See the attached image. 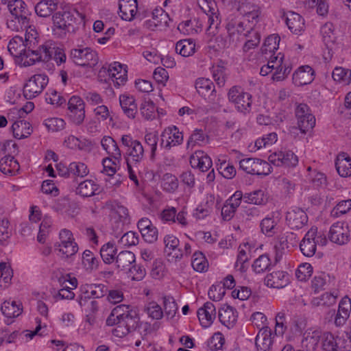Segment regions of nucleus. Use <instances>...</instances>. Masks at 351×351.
I'll use <instances>...</instances> for the list:
<instances>
[{
  "label": "nucleus",
  "mask_w": 351,
  "mask_h": 351,
  "mask_svg": "<svg viewBox=\"0 0 351 351\" xmlns=\"http://www.w3.org/2000/svg\"><path fill=\"white\" fill-rule=\"evenodd\" d=\"M77 16L80 17L82 21L84 19V16L76 10H57L51 16L52 30L60 37L66 36L68 32H74L75 24L77 21Z\"/></svg>",
  "instance_id": "nucleus-1"
},
{
  "label": "nucleus",
  "mask_w": 351,
  "mask_h": 351,
  "mask_svg": "<svg viewBox=\"0 0 351 351\" xmlns=\"http://www.w3.org/2000/svg\"><path fill=\"white\" fill-rule=\"evenodd\" d=\"M69 59L76 65L82 67H93L99 61L97 52L90 47H79L71 49Z\"/></svg>",
  "instance_id": "nucleus-2"
},
{
  "label": "nucleus",
  "mask_w": 351,
  "mask_h": 351,
  "mask_svg": "<svg viewBox=\"0 0 351 351\" xmlns=\"http://www.w3.org/2000/svg\"><path fill=\"white\" fill-rule=\"evenodd\" d=\"M239 168L247 173L258 176L269 175L271 171V165L265 160L247 158L239 161Z\"/></svg>",
  "instance_id": "nucleus-3"
},
{
  "label": "nucleus",
  "mask_w": 351,
  "mask_h": 351,
  "mask_svg": "<svg viewBox=\"0 0 351 351\" xmlns=\"http://www.w3.org/2000/svg\"><path fill=\"white\" fill-rule=\"evenodd\" d=\"M49 82V77L45 73L32 76L23 86V95L27 99H32L40 94Z\"/></svg>",
  "instance_id": "nucleus-4"
},
{
  "label": "nucleus",
  "mask_w": 351,
  "mask_h": 351,
  "mask_svg": "<svg viewBox=\"0 0 351 351\" xmlns=\"http://www.w3.org/2000/svg\"><path fill=\"white\" fill-rule=\"evenodd\" d=\"M140 322V317L137 311L136 310L131 311L116 325V327L112 330V334L119 338L123 337L128 334L136 331Z\"/></svg>",
  "instance_id": "nucleus-5"
},
{
  "label": "nucleus",
  "mask_w": 351,
  "mask_h": 351,
  "mask_svg": "<svg viewBox=\"0 0 351 351\" xmlns=\"http://www.w3.org/2000/svg\"><path fill=\"white\" fill-rule=\"evenodd\" d=\"M298 128L302 133L306 134L315 125V117L311 113L310 108L306 104H299L295 109Z\"/></svg>",
  "instance_id": "nucleus-6"
},
{
  "label": "nucleus",
  "mask_w": 351,
  "mask_h": 351,
  "mask_svg": "<svg viewBox=\"0 0 351 351\" xmlns=\"http://www.w3.org/2000/svg\"><path fill=\"white\" fill-rule=\"evenodd\" d=\"M85 104L78 96H72L68 102L69 116L77 125H81L85 118Z\"/></svg>",
  "instance_id": "nucleus-7"
},
{
  "label": "nucleus",
  "mask_w": 351,
  "mask_h": 351,
  "mask_svg": "<svg viewBox=\"0 0 351 351\" xmlns=\"http://www.w3.org/2000/svg\"><path fill=\"white\" fill-rule=\"evenodd\" d=\"M317 228L312 227L304 235L300 243V250L307 257L313 256L316 252L319 237L317 236Z\"/></svg>",
  "instance_id": "nucleus-8"
},
{
  "label": "nucleus",
  "mask_w": 351,
  "mask_h": 351,
  "mask_svg": "<svg viewBox=\"0 0 351 351\" xmlns=\"http://www.w3.org/2000/svg\"><path fill=\"white\" fill-rule=\"evenodd\" d=\"M8 8L12 16L18 20L24 27H29L28 16L30 12L27 5L22 0H10L8 3Z\"/></svg>",
  "instance_id": "nucleus-9"
},
{
  "label": "nucleus",
  "mask_w": 351,
  "mask_h": 351,
  "mask_svg": "<svg viewBox=\"0 0 351 351\" xmlns=\"http://www.w3.org/2000/svg\"><path fill=\"white\" fill-rule=\"evenodd\" d=\"M183 141V134L176 126L165 129L160 135V145L167 150L172 147L180 145Z\"/></svg>",
  "instance_id": "nucleus-10"
},
{
  "label": "nucleus",
  "mask_w": 351,
  "mask_h": 351,
  "mask_svg": "<svg viewBox=\"0 0 351 351\" xmlns=\"http://www.w3.org/2000/svg\"><path fill=\"white\" fill-rule=\"evenodd\" d=\"M298 243V236L292 232H287L283 235L279 236L274 245L276 261L278 262L280 261L285 249L297 246Z\"/></svg>",
  "instance_id": "nucleus-11"
},
{
  "label": "nucleus",
  "mask_w": 351,
  "mask_h": 351,
  "mask_svg": "<svg viewBox=\"0 0 351 351\" xmlns=\"http://www.w3.org/2000/svg\"><path fill=\"white\" fill-rule=\"evenodd\" d=\"M308 216L304 210L295 207L289 209L286 213V221L291 229L299 230L308 223Z\"/></svg>",
  "instance_id": "nucleus-12"
},
{
  "label": "nucleus",
  "mask_w": 351,
  "mask_h": 351,
  "mask_svg": "<svg viewBox=\"0 0 351 351\" xmlns=\"http://www.w3.org/2000/svg\"><path fill=\"white\" fill-rule=\"evenodd\" d=\"M269 160L278 167H294L298 163L297 156L291 151L280 152L269 156Z\"/></svg>",
  "instance_id": "nucleus-13"
},
{
  "label": "nucleus",
  "mask_w": 351,
  "mask_h": 351,
  "mask_svg": "<svg viewBox=\"0 0 351 351\" xmlns=\"http://www.w3.org/2000/svg\"><path fill=\"white\" fill-rule=\"evenodd\" d=\"M226 29L230 34H243L247 36V32L252 30V25H247L243 16L230 15L226 20Z\"/></svg>",
  "instance_id": "nucleus-14"
},
{
  "label": "nucleus",
  "mask_w": 351,
  "mask_h": 351,
  "mask_svg": "<svg viewBox=\"0 0 351 351\" xmlns=\"http://www.w3.org/2000/svg\"><path fill=\"white\" fill-rule=\"evenodd\" d=\"M328 237L330 240L339 245L346 244L349 241L350 233L348 225L337 222L330 228Z\"/></svg>",
  "instance_id": "nucleus-15"
},
{
  "label": "nucleus",
  "mask_w": 351,
  "mask_h": 351,
  "mask_svg": "<svg viewBox=\"0 0 351 351\" xmlns=\"http://www.w3.org/2000/svg\"><path fill=\"white\" fill-rule=\"evenodd\" d=\"M242 197V192L237 191L226 200L221 208V216L225 221H230L234 217L237 208L241 204Z\"/></svg>",
  "instance_id": "nucleus-16"
},
{
  "label": "nucleus",
  "mask_w": 351,
  "mask_h": 351,
  "mask_svg": "<svg viewBox=\"0 0 351 351\" xmlns=\"http://www.w3.org/2000/svg\"><path fill=\"white\" fill-rule=\"evenodd\" d=\"M290 31L295 34H299L304 29V21L299 14L289 11L283 12L282 15Z\"/></svg>",
  "instance_id": "nucleus-17"
},
{
  "label": "nucleus",
  "mask_w": 351,
  "mask_h": 351,
  "mask_svg": "<svg viewBox=\"0 0 351 351\" xmlns=\"http://www.w3.org/2000/svg\"><path fill=\"white\" fill-rule=\"evenodd\" d=\"M280 218L281 215L279 211L271 213L261 220L260 223L261 232L268 237L274 236L276 233V226Z\"/></svg>",
  "instance_id": "nucleus-18"
},
{
  "label": "nucleus",
  "mask_w": 351,
  "mask_h": 351,
  "mask_svg": "<svg viewBox=\"0 0 351 351\" xmlns=\"http://www.w3.org/2000/svg\"><path fill=\"white\" fill-rule=\"evenodd\" d=\"M197 317L202 327H209L216 318L215 305L210 302H206L197 310Z\"/></svg>",
  "instance_id": "nucleus-19"
},
{
  "label": "nucleus",
  "mask_w": 351,
  "mask_h": 351,
  "mask_svg": "<svg viewBox=\"0 0 351 351\" xmlns=\"http://www.w3.org/2000/svg\"><path fill=\"white\" fill-rule=\"evenodd\" d=\"M265 281L269 287L282 289L289 284V275L283 271H275L267 274Z\"/></svg>",
  "instance_id": "nucleus-20"
},
{
  "label": "nucleus",
  "mask_w": 351,
  "mask_h": 351,
  "mask_svg": "<svg viewBox=\"0 0 351 351\" xmlns=\"http://www.w3.org/2000/svg\"><path fill=\"white\" fill-rule=\"evenodd\" d=\"M351 311V300L346 296L343 298L339 304L337 313L335 314V311H330L332 315H335V324L337 326H343L350 316Z\"/></svg>",
  "instance_id": "nucleus-21"
},
{
  "label": "nucleus",
  "mask_w": 351,
  "mask_h": 351,
  "mask_svg": "<svg viewBox=\"0 0 351 351\" xmlns=\"http://www.w3.org/2000/svg\"><path fill=\"white\" fill-rule=\"evenodd\" d=\"M315 78V71L308 65L300 66L293 74V80L295 85L301 86L311 84Z\"/></svg>",
  "instance_id": "nucleus-22"
},
{
  "label": "nucleus",
  "mask_w": 351,
  "mask_h": 351,
  "mask_svg": "<svg viewBox=\"0 0 351 351\" xmlns=\"http://www.w3.org/2000/svg\"><path fill=\"white\" fill-rule=\"evenodd\" d=\"M134 309L130 305L121 304L114 307L108 317L106 319V324L108 326H116L119 323V321L123 320L125 316L134 311Z\"/></svg>",
  "instance_id": "nucleus-23"
},
{
  "label": "nucleus",
  "mask_w": 351,
  "mask_h": 351,
  "mask_svg": "<svg viewBox=\"0 0 351 351\" xmlns=\"http://www.w3.org/2000/svg\"><path fill=\"white\" fill-rule=\"evenodd\" d=\"M193 167H197L202 172L208 171L213 165L211 158L203 151H196L190 158Z\"/></svg>",
  "instance_id": "nucleus-24"
},
{
  "label": "nucleus",
  "mask_w": 351,
  "mask_h": 351,
  "mask_svg": "<svg viewBox=\"0 0 351 351\" xmlns=\"http://www.w3.org/2000/svg\"><path fill=\"white\" fill-rule=\"evenodd\" d=\"M119 8L121 19L130 21L137 12V0H119Z\"/></svg>",
  "instance_id": "nucleus-25"
},
{
  "label": "nucleus",
  "mask_w": 351,
  "mask_h": 351,
  "mask_svg": "<svg viewBox=\"0 0 351 351\" xmlns=\"http://www.w3.org/2000/svg\"><path fill=\"white\" fill-rule=\"evenodd\" d=\"M218 316L219 321L224 326L232 327L237 320V312L233 307L226 304L219 309Z\"/></svg>",
  "instance_id": "nucleus-26"
},
{
  "label": "nucleus",
  "mask_w": 351,
  "mask_h": 351,
  "mask_svg": "<svg viewBox=\"0 0 351 351\" xmlns=\"http://www.w3.org/2000/svg\"><path fill=\"white\" fill-rule=\"evenodd\" d=\"M163 242L165 245V252L168 256L174 252L173 258L175 261L180 260L183 256L182 251L178 248L180 241L179 239L173 234H167L164 237Z\"/></svg>",
  "instance_id": "nucleus-27"
},
{
  "label": "nucleus",
  "mask_w": 351,
  "mask_h": 351,
  "mask_svg": "<svg viewBox=\"0 0 351 351\" xmlns=\"http://www.w3.org/2000/svg\"><path fill=\"white\" fill-rule=\"evenodd\" d=\"M57 0H41L35 6V12L40 17H50L57 11Z\"/></svg>",
  "instance_id": "nucleus-28"
},
{
  "label": "nucleus",
  "mask_w": 351,
  "mask_h": 351,
  "mask_svg": "<svg viewBox=\"0 0 351 351\" xmlns=\"http://www.w3.org/2000/svg\"><path fill=\"white\" fill-rule=\"evenodd\" d=\"M322 332L317 330L306 331L303 335L302 347L306 351H314L321 339Z\"/></svg>",
  "instance_id": "nucleus-29"
},
{
  "label": "nucleus",
  "mask_w": 351,
  "mask_h": 351,
  "mask_svg": "<svg viewBox=\"0 0 351 351\" xmlns=\"http://www.w3.org/2000/svg\"><path fill=\"white\" fill-rule=\"evenodd\" d=\"M335 167L341 177H349L351 176V158L346 153L339 154L335 160Z\"/></svg>",
  "instance_id": "nucleus-30"
},
{
  "label": "nucleus",
  "mask_w": 351,
  "mask_h": 351,
  "mask_svg": "<svg viewBox=\"0 0 351 351\" xmlns=\"http://www.w3.org/2000/svg\"><path fill=\"white\" fill-rule=\"evenodd\" d=\"M120 106L124 114L129 118L134 119L137 113V104L133 96L121 95L119 97Z\"/></svg>",
  "instance_id": "nucleus-31"
},
{
  "label": "nucleus",
  "mask_w": 351,
  "mask_h": 351,
  "mask_svg": "<svg viewBox=\"0 0 351 351\" xmlns=\"http://www.w3.org/2000/svg\"><path fill=\"white\" fill-rule=\"evenodd\" d=\"M273 333L269 328L260 329L255 339L257 349H271Z\"/></svg>",
  "instance_id": "nucleus-32"
},
{
  "label": "nucleus",
  "mask_w": 351,
  "mask_h": 351,
  "mask_svg": "<svg viewBox=\"0 0 351 351\" xmlns=\"http://www.w3.org/2000/svg\"><path fill=\"white\" fill-rule=\"evenodd\" d=\"M20 165L14 156H5L0 160V171L5 174L14 176L19 172Z\"/></svg>",
  "instance_id": "nucleus-33"
},
{
  "label": "nucleus",
  "mask_w": 351,
  "mask_h": 351,
  "mask_svg": "<svg viewBox=\"0 0 351 351\" xmlns=\"http://www.w3.org/2000/svg\"><path fill=\"white\" fill-rule=\"evenodd\" d=\"M242 199L245 203L254 205H265L268 201L267 193L262 190H255L250 193H245L243 195Z\"/></svg>",
  "instance_id": "nucleus-34"
},
{
  "label": "nucleus",
  "mask_w": 351,
  "mask_h": 351,
  "mask_svg": "<svg viewBox=\"0 0 351 351\" xmlns=\"http://www.w3.org/2000/svg\"><path fill=\"white\" fill-rule=\"evenodd\" d=\"M1 311L4 316L8 318L7 324H10L12 321L9 322V319L19 316L23 309L21 304H16L14 301H5L1 304Z\"/></svg>",
  "instance_id": "nucleus-35"
},
{
  "label": "nucleus",
  "mask_w": 351,
  "mask_h": 351,
  "mask_svg": "<svg viewBox=\"0 0 351 351\" xmlns=\"http://www.w3.org/2000/svg\"><path fill=\"white\" fill-rule=\"evenodd\" d=\"M99 192V186L92 180H86L80 182L76 189L77 194L82 197H91Z\"/></svg>",
  "instance_id": "nucleus-36"
},
{
  "label": "nucleus",
  "mask_w": 351,
  "mask_h": 351,
  "mask_svg": "<svg viewBox=\"0 0 351 351\" xmlns=\"http://www.w3.org/2000/svg\"><path fill=\"white\" fill-rule=\"evenodd\" d=\"M103 149L107 154L112 157L114 160L119 161L121 158V151L117 142L110 136H104L101 141Z\"/></svg>",
  "instance_id": "nucleus-37"
},
{
  "label": "nucleus",
  "mask_w": 351,
  "mask_h": 351,
  "mask_svg": "<svg viewBox=\"0 0 351 351\" xmlns=\"http://www.w3.org/2000/svg\"><path fill=\"white\" fill-rule=\"evenodd\" d=\"M12 130L14 138L18 139L27 138L32 132L29 123L24 120L15 121L12 125Z\"/></svg>",
  "instance_id": "nucleus-38"
},
{
  "label": "nucleus",
  "mask_w": 351,
  "mask_h": 351,
  "mask_svg": "<svg viewBox=\"0 0 351 351\" xmlns=\"http://www.w3.org/2000/svg\"><path fill=\"white\" fill-rule=\"evenodd\" d=\"M195 88L197 93L202 97H213L215 92L213 82L204 77L197 78L195 81Z\"/></svg>",
  "instance_id": "nucleus-39"
},
{
  "label": "nucleus",
  "mask_w": 351,
  "mask_h": 351,
  "mask_svg": "<svg viewBox=\"0 0 351 351\" xmlns=\"http://www.w3.org/2000/svg\"><path fill=\"white\" fill-rule=\"evenodd\" d=\"M122 66V64L119 62H114L109 66L107 71H104L108 73L110 77L116 79V84L118 86L123 85L127 80V71L125 69H124L123 75L120 74Z\"/></svg>",
  "instance_id": "nucleus-40"
},
{
  "label": "nucleus",
  "mask_w": 351,
  "mask_h": 351,
  "mask_svg": "<svg viewBox=\"0 0 351 351\" xmlns=\"http://www.w3.org/2000/svg\"><path fill=\"white\" fill-rule=\"evenodd\" d=\"M116 264L121 270L129 269L132 264L135 263L136 257L134 253L130 251H121L116 256Z\"/></svg>",
  "instance_id": "nucleus-41"
},
{
  "label": "nucleus",
  "mask_w": 351,
  "mask_h": 351,
  "mask_svg": "<svg viewBox=\"0 0 351 351\" xmlns=\"http://www.w3.org/2000/svg\"><path fill=\"white\" fill-rule=\"evenodd\" d=\"M176 51L183 57H189L195 52V43L192 39H184L177 42Z\"/></svg>",
  "instance_id": "nucleus-42"
},
{
  "label": "nucleus",
  "mask_w": 351,
  "mask_h": 351,
  "mask_svg": "<svg viewBox=\"0 0 351 351\" xmlns=\"http://www.w3.org/2000/svg\"><path fill=\"white\" fill-rule=\"evenodd\" d=\"M117 252V247L113 242H108L100 250V255L106 264H110L116 259Z\"/></svg>",
  "instance_id": "nucleus-43"
},
{
  "label": "nucleus",
  "mask_w": 351,
  "mask_h": 351,
  "mask_svg": "<svg viewBox=\"0 0 351 351\" xmlns=\"http://www.w3.org/2000/svg\"><path fill=\"white\" fill-rule=\"evenodd\" d=\"M215 4L214 2H206V5L204 7H202L204 12L208 16V23L209 24V28H212L213 27L215 28H217L218 25L220 24V19L219 16L218 10H215L213 5Z\"/></svg>",
  "instance_id": "nucleus-44"
},
{
  "label": "nucleus",
  "mask_w": 351,
  "mask_h": 351,
  "mask_svg": "<svg viewBox=\"0 0 351 351\" xmlns=\"http://www.w3.org/2000/svg\"><path fill=\"white\" fill-rule=\"evenodd\" d=\"M320 340L322 341V349L324 351H339L337 337H335L331 332H322Z\"/></svg>",
  "instance_id": "nucleus-45"
},
{
  "label": "nucleus",
  "mask_w": 351,
  "mask_h": 351,
  "mask_svg": "<svg viewBox=\"0 0 351 351\" xmlns=\"http://www.w3.org/2000/svg\"><path fill=\"white\" fill-rule=\"evenodd\" d=\"M191 265L196 271L204 272L208 267V262L202 252H195L193 255Z\"/></svg>",
  "instance_id": "nucleus-46"
},
{
  "label": "nucleus",
  "mask_w": 351,
  "mask_h": 351,
  "mask_svg": "<svg viewBox=\"0 0 351 351\" xmlns=\"http://www.w3.org/2000/svg\"><path fill=\"white\" fill-rule=\"evenodd\" d=\"M237 101L234 103L239 112L243 114L249 113L251 110L252 95L249 93H243Z\"/></svg>",
  "instance_id": "nucleus-47"
},
{
  "label": "nucleus",
  "mask_w": 351,
  "mask_h": 351,
  "mask_svg": "<svg viewBox=\"0 0 351 351\" xmlns=\"http://www.w3.org/2000/svg\"><path fill=\"white\" fill-rule=\"evenodd\" d=\"M51 45V44L49 45L48 43H45L39 47L36 58L32 59V63H34L36 61L47 62L51 59L53 51H55V47H52Z\"/></svg>",
  "instance_id": "nucleus-48"
},
{
  "label": "nucleus",
  "mask_w": 351,
  "mask_h": 351,
  "mask_svg": "<svg viewBox=\"0 0 351 351\" xmlns=\"http://www.w3.org/2000/svg\"><path fill=\"white\" fill-rule=\"evenodd\" d=\"M54 248L58 250L66 258L71 257L75 254L78 251L77 244L74 241H70L66 244L64 243H55Z\"/></svg>",
  "instance_id": "nucleus-49"
},
{
  "label": "nucleus",
  "mask_w": 351,
  "mask_h": 351,
  "mask_svg": "<svg viewBox=\"0 0 351 351\" xmlns=\"http://www.w3.org/2000/svg\"><path fill=\"white\" fill-rule=\"evenodd\" d=\"M116 161L115 160L112 161L110 158H106L103 160V170L101 172L110 177L108 180H106V182H109L110 185H116L118 182L117 180L114 181L115 178L113 176L116 173V169L112 166V165H116Z\"/></svg>",
  "instance_id": "nucleus-50"
},
{
  "label": "nucleus",
  "mask_w": 351,
  "mask_h": 351,
  "mask_svg": "<svg viewBox=\"0 0 351 351\" xmlns=\"http://www.w3.org/2000/svg\"><path fill=\"white\" fill-rule=\"evenodd\" d=\"M208 136L202 130L196 129L190 136L187 141V148L194 147L195 145H204L208 143Z\"/></svg>",
  "instance_id": "nucleus-51"
},
{
  "label": "nucleus",
  "mask_w": 351,
  "mask_h": 351,
  "mask_svg": "<svg viewBox=\"0 0 351 351\" xmlns=\"http://www.w3.org/2000/svg\"><path fill=\"white\" fill-rule=\"evenodd\" d=\"M161 185L164 191L172 193L178 187V180L174 175L167 173L162 176Z\"/></svg>",
  "instance_id": "nucleus-52"
},
{
  "label": "nucleus",
  "mask_w": 351,
  "mask_h": 351,
  "mask_svg": "<svg viewBox=\"0 0 351 351\" xmlns=\"http://www.w3.org/2000/svg\"><path fill=\"white\" fill-rule=\"evenodd\" d=\"M332 77L335 81L348 84L351 82V70L336 67L332 71Z\"/></svg>",
  "instance_id": "nucleus-53"
},
{
  "label": "nucleus",
  "mask_w": 351,
  "mask_h": 351,
  "mask_svg": "<svg viewBox=\"0 0 351 351\" xmlns=\"http://www.w3.org/2000/svg\"><path fill=\"white\" fill-rule=\"evenodd\" d=\"M128 154L135 162H140L144 156V149L140 141L136 140L132 145L128 149Z\"/></svg>",
  "instance_id": "nucleus-54"
},
{
  "label": "nucleus",
  "mask_w": 351,
  "mask_h": 351,
  "mask_svg": "<svg viewBox=\"0 0 351 351\" xmlns=\"http://www.w3.org/2000/svg\"><path fill=\"white\" fill-rule=\"evenodd\" d=\"M336 295L333 293L326 292L320 297L315 298L312 301V304L315 306H330L336 302Z\"/></svg>",
  "instance_id": "nucleus-55"
},
{
  "label": "nucleus",
  "mask_w": 351,
  "mask_h": 351,
  "mask_svg": "<svg viewBox=\"0 0 351 351\" xmlns=\"http://www.w3.org/2000/svg\"><path fill=\"white\" fill-rule=\"evenodd\" d=\"M241 210V215L245 221H256L260 217L261 211L257 207L253 206H243Z\"/></svg>",
  "instance_id": "nucleus-56"
},
{
  "label": "nucleus",
  "mask_w": 351,
  "mask_h": 351,
  "mask_svg": "<svg viewBox=\"0 0 351 351\" xmlns=\"http://www.w3.org/2000/svg\"><path fill=\"white\" fill-rule=\"evenodd\" d=\"M271 261L268 255L263 254L254 261L252 267L256 273L260 274L269 269Z\"/></svg>",
  "instance_id": "nucleus-57"
},
{
  "label": "nucleus",
  "mask_w": 351,
  "mask_h": 351,
  "mask_svg": "<svg viewBox=\"0 0 351 351\" xmlns=\"http://www.w3.org/2000/svg\"><path fill=\"white\" fill-rule=\"evenodd\" d=\"M70 175L75 177L83 178L86 176L88 173L87 166L80 162H73L69 164Z\"/></svg>",
  "instance_id": "nucleus-58"
},
{
  "label": "nucleus",
  "mask_w": 351,
  "mask_h": 351,
  "mask_svg": "<svg viewBox=\"0 0 351 351\" xmlns=\"http://www.w3.org/2000/svg\"><path fill=\"white\" fill-rule=\"evenodd\" d=\"M10 222L7 219L0 221V244L6 245L12 235V230L9 227Z\"/></svg>",
  "instance_id": "nucleus-59"
},
{
  "label": "nucleus",
  "mask_w": 351,
  "mask_h": 351,
  "mask_svg": "<svg viewBox=\"0 0 351 351\" xmlns=\"http://www.w3.org/2000/svg\"><path fill=\"white\" fill-rule=\"evenodd\" d=\"M225 343V339L223 335L218 332H215L208 340L207 346L210 351H217L221 350Z\"/></svg>",
  "instance_id": "nucleus-60"
},
{
  "label": "nucleus",
  "mask_w": 351,
  "mask_h": 351,
  "mask_svg": "<svg viewBox=\"0 0 351 351\" xmlns=\"http://www.w3.org/2000/svg\"><path fill=\"white\" fill-rule=\"evenodd\" d=\"M108 291V288L103 284H93L88 287L86 293L88 294V298H101L104 297Z\"/></svg>",
  "instance_id": "nucleus-61"
},
{
  "label": "nucleus",
  "mask_w": 351,
  "mask_h": 351,
  "mask_svg": "<svg viewBox=\"0 0 351 351\" xmlns=\"http://www.w3.org/2000/svg\"><path fill=\"white\" fill-rule=\"evenodd\" d=\"M164 311L167 318H173L178 310V305L171 296H165L163 298Z\"/></svg>",
  "instance_id": "nucleus-62"
},
{
  "label": "nucleus",
  "mask_w": 351,
  "mask_h": 351,
  "mask_svg": "<svg viewBox=\"0 0 351 351\" xmlns=\"http://www.w3.org/2000/svg\"><path fill=\"white\" fill-rule=\"evenodd\" d=\"M280 41V37L275 35H271L268 36L262 47V51L264 53H274L278 49V45Z\"/></svg>",
  "instance_id": "nucleus-63"
},
{
  "label": "nucleus",
  "mask_w": 351,
  "mask_h": 351,
  "mask_svg": "<svg viewBox=\"0 0 351 351\" xmlns=\"http://www.w3.org/2000/svg\"><path fill=\"white\" fill-rule=\"evenodd\" d=\"M156 108L152 101H145L140 107V112L147 120H152L155 117Z\"/></svg>",
  "instance_id": "nucleus-64"
}]
</instances>
